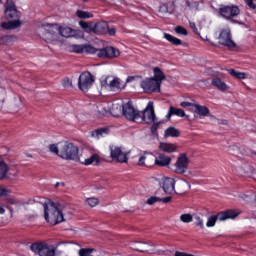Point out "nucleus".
<instances>
[{"label":"nucleus","instance_id":"nucleus-27","mask_svg":"<svg viewBox=\"0 0 256 256\" xmlns=\"http://www.w3.org/2000/svg\"><path fill=\"white\" fill-rule=\"evenodd\" d=\"M164 39H166V41H169V43L175 45L176 47H179V45H183V41H181V39L168 33L164 34Z\"/></svg>","mask_w":256,"mask_h":256},{"label":"nucleus","instance_id":"nucleus-7","mask_svg":"<svg viewBox=\"0 0 256 256\" xmlns=\"http://www.w3.org/2000/svg\"><path fill=\"white\" fill-rule=\"evenodd\" d=\"M96 55L100 59H115L121 55V52L113 46H108L102 49L96 48Z\"/></svg>","mask_w":256,"mask_h":256},{"label":"nucleus","instance_id":"nucleus-4","mask_svg":"<svg viewBox=\"0 0 256 256\" xmlns=\"http://www.w3.org/2000/svg\"><path fill=\"white\" fill-rule=\"evenodd\" d=\"M236 217H239V212L235 209L221 211L217 215H212L208 218L206 227H215L217 221H227V219H235Z\"/></svg>","mask_w":256,"mask_h":256},{"label":"nucleus","instance_id":"nucleus-2","mask_svg":"<svg viewBox=\"0 0 256 256\" xmlns=\"http://www.w3.org/2000/svg\"><path fill=\"white\" fill-rule=\"evenodd\" d=\"M60 159H64V161H78L79 147L68 141L60 142Z\"/></svg>","mask_w":256,"mask_h":256},{"label":"nucleus","instance_id":"nucleus-58","mask_svg":"<svg viewBox=\"0 0 256 256\" xmlns=\"http://www.w3.org/2000/svg\"><path fill=\"white\" fill-rule=\"evenodd\" d=\"M55 187H59V182H57V183L55 184Z\"/></svg>","mask_w":256,"mask_h":256},{"label":"nucleus","instance_id":"nucleus-44","mask_svg":"<svg viewBox=\"0 0 256 256\" xmlns=\"http://www.w3.org/2000/svg\"><path fill=\"white\" fill-rule=\"evenodd\" d=\"M12 37L9 35L0 37V45H7L11 41Z\"/></svg>","mask_w":256,"mask_h":256},{"label":"nucleus","instance_id":"nucleus-17","mask_svg":"<svg viewBox=\"0 0 256 256\" xmlns=\"http://www.w3.org/2000/svg\"><path fill=\"white\" fill-rule=\"evenodd\" d=\"M109 31V23L105 21H100L94 24V34L95 35H107Z\"/></svg>","mask_w":256,"mask_h":256},{"label":"nucleus","instance_id":"nucleus-23","mask_svg":"<svg viewBox=\"0 0 256 256\" xmlns=\"http://www.w3.org/2000/svg\"><path fill=\"white\" fill-rule=\"evenodd\" d=\"M78 25L85 31V33H94L95 23L80 20Z\"/></svg>","mask_w":256,"mask_h":256},{"label":"nucleus","instance_id":"nucleus-16","mask_svg":"<svg viewBox=\"0 0 256 256\" xmlns=\"http://www.w3.org/2000/svg\"><path fill=\"white\" fill-rule=\"evenodd\" d=\"M59 33L62 37H65L66 39H69V37H82L83 32L79 30H73V28L70 27H64L59 29Z\"/></svg>","mask_w":256,"mask_h":256},{"label":"nucleus","instance_id":"nucleus-11","mask_svg":"<svg viewBox=\"0 0 256 256\" xmlns=\"http://www.w3.org/2000/svg\"><path fill=\"white\" fill-rule=\"evenodd\" d=\"M70 48L73 53H77L78 55H82V53H86L87 55H95V53H97V48L89 44H72Z\"/></svg>","mask_w":256,"mask_h":256},{"label":"nucleus","instance_id":"nucleus-13","mask_svg":"<svg viewBox=\"0 0 256 256\" xmlns=\"http://www.w3.org/2000/svg\"><path fill=\"white\" fill-rule=\"evenodd\" d=\"M218 41L220 45H224V47H235V42L231 39V30L222 29L220 31Z\"/></svg>","mask_w":256,"mask_h":256},{"label":"nucleus","instance_id":"nucleus-26","mask_svg":"<svg viewBox=\"0 0 256 256\" xmlns=\"http://www.w3.org/2000/svg\"><path fill=\"white\" fill-rule=\"evenodd\" d=\"M9 173V165L3 159H0V181H3Z\"/></svg>","mask_w":256,"mask_h":256},{"label":"nucleus","instance_id":"nucleus-36","mask_svg":"<svg viewBox=\"0 0 256 256\" xmlns=\"http://www.w3.org/2000/svg\"><path fill=\"white\" fill-rule=\"evenodd\" d=\"M228 73L229 75H231L232 77H235L236 79H245V77H247V74L243 72H239L233 68L228 69Z\"/></svg>","mask_w":256,"mask_h":256},{"label":"nucleus","instance_id":"nucleus-21","mask_svg":"<svg viewBox=\"0 0 256 256\" xmlns=\"http://www.w3.org/2000/svg\"><path fill=\"white\" fill-rule=\"evenodd\" d=\"M159 149L164 153H175V151H177V145L173 143L160 142Z\"/></svg>","mask_w":256,"mask_h":256},{"label":"nucleus","instance_id":"nucleus-54","mask_svg":"<svg viewBox=\"0 0 256 256\" xmlns=\"http://www.w3.org/2000/svg\"><path fill=\"white\" fill-rule=\"evenodd\" d=\"M171 117H173V110L171 109V106H170L169 111L166 115V119H171Z\"/></svg>","mask_w":256,"mask_h":256},{"label":"nucleus","instance_id":"nucleus-35","mask_svg":"<svg viewBox=\"0 0 256 256\" xmlns=\"http://www.w3.org/2000/svg\"><path fill=\"white\" fill-rule=\"evenodd\" d=\"M76 16L78 17V19H93V14L91 12L83 10H77Z\"/></svg>","mask_w":256,"mask_h":256},{"label":"nucleus","instance_id":"nucleus-31","mask_svg":"<svg viewBox=\"0 0 256 256\" xmlns=\"http://www.w3.org/2000/svg\"><path fill=\"white\" fill-rule=\"evenodd\" d=\"M110 91H119V89H123V86H121V80L119 78H114L109 83Z\"/></svg>","mask_w":256,"mask_h":256},{"label":"nucleus","instance_id":"nucleus-49","mask_svg":"<svg viewBox=\"0 0 256 256\" xmlns=\"http://www.w3.org/2000/svg\"><path fill=\"white\" fill-rule=\"evenodd\" d=\"M62 85L63 87H73V83L71 82V80H69V78L64 79Z\"/></svg>","mask_w":256,"mask_h":256},{"label":"nucleus","instance_id":"nucleus-37","mask_svg":"<svg viewBox=\"0 0 256 256\" xmlns=\"http://www.w3.org/2000/svg\"><path fill=\"white\" fill-rule=\"evenodd\" d=\"M159 13H162V15H167V13H169V15H171L173 13V10L169 9V5L161 4L159 8Z\"/></svg>","mask_w":256,"mask_h":256},{"label":"nucleus","instance_id":"nucleus-40","mask_svg":"<svg viewBox=\"0 0 256 256\" xmlns=\"http://www.w3.org/2000/svg\"><path fill=\"white\" fill-rule=\"evenodd\" d=\"M194 224L196 227H200V229H205V224L199 216H194Z\"/></svg>","mask_w":256,"mask_h":256},{"label":"nucleus","instance_id":"nucleus-56","mask_svg":"<svg viewBox=\"0 0 256 256\" xmlns=\"http://www.w3.org/2000/svg\"><path fill=\"white\" fill-rule=\"evenodd\" d=\"M5 213V208L0 206V215H3Z\"/></svg>","mask_w":256,"mask_h":256},{"label":"nucleus","instance_id":"nucleus-53","mask_svg":"<svg viewBox=\"0 0 256 256\" xmlns=\"http://www.w3.org/2000/svg\"><path fill=\"white\" fill-rule=\"evenodd\" d=\"M0 197H7V189L0 187Z\"/></svg>","mask_w":256,"mask_h":256},{"label":"nucleus","instance_id":"nucleus-6","mask_svg":"<svg viewBox=\"0 0 256 256\" xmlns=\"http://www.w3.org/2000/svg\"><path fill=\"white\" fill-rule=\"evenodd\" d=\"M93 83H95V77L91 72L86 71L80 74L78 79V87L80 91L87 93L91 87H93Z\"/></svg>","mask_w":256,"mask_h":256},{"label":"nucleus","instance_id":"nucleus-59","mask_svg":"<svg viewBox=\"0 0 256 256\" xmlns=\"http://www.w3.org/2000/svg\"><path fill=\"white\" fill-rule=\"evenodd\" d=\"M84 1V3H87V1H89V0H83Z\"/></svg>","mask_w":256,"mask_h":256},{"label":"nucleus","instance_id":"nucleus-55","mask_svg":"<svg viewBox=\"0 0 256 256\" xmlns=\"http://www.w3.org/2000/svg\"><path fill=\"white\" fill-rule=\"evenodd\" d=\"M190 27H191V29H193V33H199L198 31V29H197V26L195 25V23H192V24H190Z\"/></svg>","mask_w":256,"mask_h":256},{"label":"nucleus","instance_id":"nucleus-41","mask_svg":"<svg viewBox=\"0 0 256 256\" xmlns=\"http://www.w3.org/2000/svg\"><path fill=\"white\" fill-rule=\"evenodd\" d=\"M175 32L178 35H184V36L188 35L187 29H185V27H183V26H176L175 27Z\"/></svg>","mask_w":256,"mask_h":256},{"label":"nucleus","instance_id":"nucleus-57","mask_svg":"<svg viewBox=\"0 0 256 256\" xmlns=\"http://www.w3.org/2000/svg\"><path fill=\"white\" fill-rule=\"evenodd\" d=\"M186 5H187L188 7H191V3L189 2V0L186 1Z\"/></svg>","mask_w":256,"mask_h":256},{"label":"nucleus","instance_id":"nucleus-38","mask_svg":"<svg viewBox=\"0 0 256 256\" xmlns=\"http://www.w3.org/2000/svg\"><path fill=\"white\" fill-rule=\"evenodd\" d=\"M171 110L173 115H176V117H185V110L173 106H171Z\"/></svg>","mask_w":256,"mask_h":256},{"label":"nucleus","instance_id":"nucleus-9","mask_svg":"<svg viewBox=\"0 0 256 256\" xmlns=\"http://www.w3.org/2000/svg\"><path fill=\"white\" fill-rule=\"evenodd\" d=\"M4 7V15L6 19H21V12L17 10V6L13 0H7Z\"/></svg>","mask_w":256,"mask_h":256},{"label":"nucleus","instance_id":"nucleus-14","mask_svg":"<svg viewBox=\"0 0 256 256\" xmlns=\"http://www.w3.org/2000/svg\"><path fill=\"white\" fill-rule=\"evenodd\" d=\"M110 156L114 161H117L118 163H127L128 157L125 152L121 150L119 147L111 148V154Z\"/></svg>","mask_w":256,"mask_h":256},{"label":"nucleus","instance_id":"nucleus-52","mask_svg":"<svg viewBox=\"0 0 256 256\" xmlns=\"http://www.w3.org/2000/svg\"><path fill=\"white\" fill-rule=\"evenodd\" d=\"M171 199H173L171 196L160 198V202L162 203H170Z\"/></svg>","mask_w":256,"mask_h":256},{"label":"nucleus","instance_id":"nucleus-5","mask_svg":"<svg viewBox=\"0 0 256 256\" xmlns=\"http://www.w3.org/2000/svg\"><path fill=\"white\" fill-rule=\"evenodd\" d=\"M156 120L155 107L153 106V102L149 101L144 111L138 113L137 123H143L144 121L147 125H151V123H155Z\"/></svg>","mask_w":256,"mask_h":256},{"label":"nucleus","instance_id":"nucleus-28","mask_svg":"<svg viewBox=\"0 0 256 256\" xmlns=\"http://www.w3.org/2000/svg\"><path fill=\"white\" fill-rule=\"evenodd\" d=\"M45 243L34 242L31 244L30 249L35 255L41 256Z\"/></svg>","mask_w":256,"mask_h":256},{"label":"nucleus","instance_id":"nucleus-50","mask_svg":"<svg viewBox=\"0 0 256 256\" xmlns=\"http://www.w3.org/2000/svg\"><path fill=\"white\" fill-rule=\"evenodd\" d=\"M108 35L110 37H115V33H117V30L115 28H109L108 26V31H107Z\"/></svg>","mask_w":256,"mask_h":256},{"label":"nucleus","instance_id":"nucleus-47","mask_svg":"<svg viewBox=\"0 0 256 256\" xmlns=\"http://www.w3.org/2000/svg\"><path fill=\"white\" fill-rule=\"evenodd\" d=\"M180 107H183V109H187V107H195V104L191 103V102H181L180 103Z\"/></svg>","mask_w":256,"mask_h":256},{"label":"nucleus","instance_id":"nucleus-42","mask_svg":"<svg viewBox=\"0 0 256 256\" xmlns=\"http://www.w3.org/2000/svg\"><path fill=\"white\" fill-rule=\"evenodd\" d=\"M161 202V198L157 197V196H151L150 198H148L147 200V205H155V203H159Z\"/></svg>","mask_w":256,"mask_h":256},{"label":"nucleus","instance_id":"nucleus-3","mask_svg":"<svg viewBox=\"0 0 256 256\" xmlns=\"http://www.w3.org/2000/svg\"><path fill=\"white\" fill-rule=\"evenodd\" d=\"M218 13L223 17V19H226L235 25L241 24L239 21L235 20V17H239V15H241V9H239V6L237 5H223L218 9Z\"/></svg>","mask_w":256,"mask_h":256},{"label":"nucleus","instance_id":"nucleus-19","mask_svg":"<svg viewBox=\"0 0 256 256\" xmlns=\"http://www.w3.org/2000/svg\"><path fill=\"white\" fill-rule=\"evenodd\" d=\"M155 165L157 167H169V165H171V157L160 153L158 157H156Z\"/></svg>","mask_w":256,"mask_h":256},{"label":"nucleus","instance_id":"nucleus-39","mask_svg":"<svg viewBox=\"0 0 256 256\" xmlns=\"http://www.w3.org/2000/svg\"><path fill=\"white\" fill-rule=\"evenodd\" d=\"M180 221H182V223H191L193 221V216L191 214H182L180 216Z\"/></svg>","mask_w":256,"mask_h":256},{"label":"nucleus","instance_id":"nucleus-30","mask_svg":"<svg viewBox=\"0 0 256 256\" xmlns=\"http://www.w3.org/2000/svg\"><path fill=\"white\" fill-rule=\"evenodd\" d=\"M99 161V155L93 154L90 158L85 159L84 162H82V165H99Z\"/></svg>","mask_w":256,"mask_h":256},{"label":"nucleus","instance_id":"nucleus-34","mask_svg":"<svg viewBox=\"0 0 256 256\" xmlns=\"http://www.w3.org/2000/svg\"><path fill=\"white\" fill-rule=\"evenodd\" d=\"M40 256H55V249L49 247L47 244H44V248H42Z\"/></svg>","mask_w":256,"mask_h":256},{"label":"nucleus","instance_id":"nucleus-10","mask_svg":"<svg viewBox=\"0 0 256 256\" xmlns=\"http://www.w3.org/2000/svg\"><path fill=\"white\" fill-rule=\"evenodd\" d=\"M141 87L145 93H161V84L157 83L154 78H146L141 82Z\"/></svg>","mask_w":256,"mask_h":256},{"label":"nucleus","instance_id":"nucleus-51","mask_svg":"<svg viewBox=\"0 0 256 256\" xmlns=\"http://www.w3.org/2000/svg\"><path fill=\"white\" fill-rule=\"evenodd\" d=\"M174 256H195V255L189 254V253H186V252L176 251Z\"/></svg>","mask_w":256,"mask_h":256},{"label":"nucleus","instance_id":"nucleus-45","mask_svg":"<svg viewBox=\"0 0 256 256\" xmlns=\"http://www.w3.org/2000/svg\"><path fill=\"white\" fill-rule=\"evenodd\" d=\"M160 125H161V122H154V125L150 127V131L152 135H155L157 133V129H159Z\"/></svg>","mask_w":256,"mask_h":256},{"label":"nucleus","instance_id":"nucleus-32","mask_svg":"<svg viewBox=\"0 0 256 256\" xmlns=\"http://www.w3.org/2000/svg\"><path fill=\"white\" fill-rule=\"evenodd\" d=\"M165 137H179V135H181V132L179 130H177V128L175 127H168L165 130Z\"/></svg>","mask_w":256,"mask_h":256},{"label":"nucleus","instance_id":"nucleus-1","mask_svg":"<svg viewBox=\"0 0 256 256\" xmlns=\"http://www.w3.org/2000/svg\"><path fill=\"white\" fill-rule=\"evenodd\" d=\"M44 219L49 225H59L65 221L63 211L59 209L55 202L44 203Z\"/></svg>","mask_w":256,"mask_h":256},{"label":"nucleus","instance_id":"nucleus-20","mask_svg":"<svg viewBox=\"0 0 256 256\" xmlns=\"http://www.w3.org/2000/svg\"><path fill=\"white\" fill-rule=\"evenodd\" d=\"M162 189L164 192L171 195V193H173V191H175V179L165 178L163 181Z\"/></svg>","mask_w":256,"mask_h":256},{"label":"nucleus","instance_id":"nucleus-25","mask_svg":"<svg viewBox=\"0 0 256 256\" xmlns=\"http://www.w3.org/2000/svg\"><path fill=\"white\" fill-rule=\"evenodd\" d=\"M91 135L96 137V139H101V137H105V135H109V127H102L92 131Z\"/></svg>","mask_w":256,"mask_h":256},{"label":"nucleus","instance_id":"nucleus-22","mask_svg":"<svg viewBox=\"0 0 256 256\" xmlns=\"http://www.w3.org/2000/svg\"><path fill=\"white\" fill-rule=\"evenodd\" d=\"M153 71H154V77H152V79H155L157 83L161 85L163 81L167 79V77L165 76V73H163V70H161V68L159 67H155Z\"/></svg>","mask_w":256,"mask_h":256},{"label":"nucleus","instance_id":"nucleus-43","mask_svg":"<svg viewBox=\"0 0 256 256\" xmlns=\"http://www.w3.org/2000/svg\"><path fill=\"white\" fill-rule=\"evenodd\" d=\"M87 203L90 207H97V205H99V199H97V198H88Z\"/></svg>","mask_w":256,"mask_h":256},{"label":"nucleus","instance_id":"nucleus-8","mask_svg":"<svg viewBox=\"0 0 256 256\" xmlns=\"http://www.w3.org/2000/svg\"><path fill=\"white\" fill-rule=\"evenodd\" d=\"M122 113L123 116L128 119V121L137 123V120H139V111L135 110L131 101L122 106Z\"/></svg>","mask_w":256,"mask_h":256},{"label":"nucleus","instance_id":"nucleus-48","mask_svg":"<svg viewBox=\"0 0 256 256\" xmlns=\"http://www.w3.org/2000/svg\"><path fill=\"white\" fill-rule=\"evenodd\" d=\"M244 1L250 9H256V5H255V2L253 0H244Z\"/></svg>","mask_w":256,"mask_h":256},{"label":"nucleus","instance_id":"nucleus-46","mask_svg":"<svg viewBox=\"0 0 256 256\" xmlns=\"http://www.w3.org/2000/svg\"><path fill=\"white\" fill-rule=\"evenodd\" d=\"M109 77H104L100 81L101 87H109Z\"/></svg>","mask_w":256,"mask_h":256},{"label":"nucleus","instance_id":"nucleus-12","mask_svg":"<svg viewBox=\"0 0 256 256\" xmlns=\"http://www.w3.org/2000/svg\"><path fill=\"white\" fill-rule=\"evenodd\" d=\"M189 167V158H187V154L182 153L176 163H175V173L178 175H183L187 171Z\"/></svg>","mask_w":256,"mask_h":256},{"label":"nucleus","instance_id":"nucleus-24","mask_svg":"<svg viewBox=\"0 0 256 256\" xmlns=\"http://www.w3.org/2000/svg\"><path fill=\"white\" fill-rule=\"evenodd\" d=\"M194 107V113H196V115H199L200 117H207L209 113H211V110H209L207 106L195 104Z\"/></svg>","mask_w":256,"mask_h":256},{"label":"nucleus","instance_id":"nucleus-15","mask_svg":"<svg viewBox=\"0 0 256 256\" xmlns=\"http://www.w3.org/2000/svg\"><path fill=\"white\" fill-rule=\"evenodd\" d=\"M156 156L153 153L145 152L143 156L139 158L138 165L140 167H153L155 165Z\"/></svg>","mask_w":256,"mask_h":256},{"label":"nucleus","instance_id":"nucleus-33","mask_svg":"<svg viewBox=\"0 0 256 256\" xmlns=\"http://www.w3.org/2000/svg\"><path fill=\"white\" fill-rule=\"evenodd\" d=\"M48 149L50 153H54V155H58L59 157L61 156V142L58 144H50Z\"/></svg>","mask_w":256,"mask_h":256},{"label":"nucleus","instance_id":"nucleus-29","mask_svg":"<svg viewBox=\"0 0 256 256\" xmlns=\"http://www.w3.org/2000/svg\"><path fill=\"white\" fill-rule=\"evenodd\" d=\"M213 87H217L220 91H227V84L223 82L220 78H214L212 79Z\"/></svg>","mask_w":256,"mask_h":256},{"label":"nucleus","instance_id":"nucleus-18","mask_svg":"<svg viewBox=\"0 0 256 256\" xmlns=\"http://www.w3.org/2000/svg\"><path fill=\"white\" fill-rule=\"evenodd\" d=\"M1 27L6 31H13V29H19V27H21V19H12L8 22H2Z\"/></svg>","mask_w":256,"mask_h":256}]
</instances>
